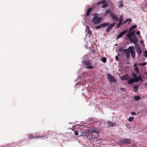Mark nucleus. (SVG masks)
<instances>
[{
  "label": "nucleus",
  "instance_id": "obj_1",
  "mask_svg": "<svg viewBox=\"0 0 147 147\" xmlns=\"http://www.w3.org/2000/svg\"><path fill=\"white\" fill-rule=\"evenodd\" d=\"M97 15L96 13H95L94 15V17L92 19V21L94 24H99L102 20V17H98L96 16Z\"/></svg>",
  "mask_w": 147,
  "mask_h": 147
},
{
  "label": "nucleus",
  "instance_id": "obj_2",
  "mask_svg": "<svg viewBox=\"0 0 147 147\" xmlns=\"http://www.w3.org/2000/svg\"><path fill=\"white\" fill-rule=\"evenodd\" d=\"M107 77L109 81L110 82H116V80L109 74H108Z\"/></svg>",
  "mask_w": 147,
  "mask_h": 147
},
{
  "label": "nucleus",
  "instance_id": "obj_3",
  "mask_svg": "<svg viewBox=\"0 0 147 147\" xmlns=\"http://www.w3.org/2000/svg\"><path fill=\"white\" fill-rule=\"evenodd\" d=\"M109 25V23H106L102 24L99 26H97L95 28L96 29H99L101 28H102L104 27L107 26Z\"/></svg>",
  "mask_w": 147,
  "mask_h": 147
},
{
  "label": "nucleus",
  "instance_id": "obj_4",
  "mask_svg": "<svg viewBox=\"0 0 147 147\" xmlns=\"http://www.w3.org/2000/svg\"><path fill=\"white\" fill-rule=\"evenodd\" d=\"M43 134L44 135V136H33V135H30L28 136V138L29 139H32V138H41L43 137H45L46 135V134H45L43 133Z\"/></svg>",
  "mask_w": 147,
  "mask_h": 147
},
{
  "label": "nucleus",
  "instance_id": "obj_5",
  "mask_svg": "<svg viewBox=\"0 0 147 147\" xmlns=\"http://www.w3.org/2000/svg\"><path fill=\"white\" fill-rule=\"evenodd\" d=\"M116 23L115 22L113 23L111 25H110L107 28L106 30V32H109L111 30L113 27L114 26Z\"/></svg>",
  "mask_w": 147,
  "mask_h": 147
},
{
  "label": "nucleus",
  "instance_id": "obj_6",
  "mask_svg": "<svg viewBox=\"0 0 147 147\" xmlns=\"http://www.w3.org/2000/svg\"><path fill=\"white\" fill-rule=\"evenodd\" d=\"M121 142L123 143L127 144H129L131 142V141L127 138H125L121 140Z\"/></svg>",
  "mask_w": 147,
  "mask_h": 147
},
{
  "label": "nucleus",
  "instance_id": "obj_7",
  "mask_svg": "<svg viewBox=\"0 0 147 147\" xmlns=\"http://www.w3.org/2000/svg\"><path fill=\"white\" fill-rule=\"evenodd\" d=\"M127 30H125L121 32L117 36L116 39H118L122 37L124 34L127 32Z\"/></svg>",
  "mask_w": 147,
  "mask_h": 147
},
{
  "label": "nucleus",
  "instance_id": "obj_8",
  "mask_svg": "<svg viewBox=\"0 0 147 147\" xmlns=\"http://www.w3.org/2000/svg\"><path fill=\"white\" fill-rule=\"evenodd\" d=\"M110 16L112 19L115 21H117L119 20L117 16L113 13L111 14Z\"/></svg>",
  "mask_w": 147,
  "mask_h": 147
},
{
  "label": "nucleus",
  "instance_id": "obj_9",
  "mask_svg": "<svg viewBox=\"0 0 147 147\" xmlns=\"http://www.w3.org/2000/svg\"><path fill=\"white\" fill-rule=\"evenodd\" d=\"M130 50L131 53V57L132 58H134L135 57V51L133 50L134 49V47H130Z\"/></svg>",
  "mask_w": 147,
  "mask_h": 147
},
{
  "label": "nucleus",
  "instance_id": "obj_10",
  "mask_svg": "<svg viewBox=\"0 0 147 147\" xmlns=\"http://www.w3.org/2000/svg\"><path fill=\"white\" fill-rule=\"evenodd\" d=\"M132 75L134 78V80L135 82H138V77L137 76L136 74L134 72H132Z\"/></svg>",
  "mask_w": 147,
  "mask_h": 147
},
{
  "label": "nucleus",
  "instance_id": "obj_11",
  "mask_svg": "<svg viewBox=\"0 0 147 147\" xmlns=\"http://www.w3.org/2000/svg\"><path fill=\"white\" fill-rule=\"evenodd\" d=\"M134 38H131L130 39V41L131 42H133L134 44H136L137 42V39L135 36H134Z\"/></svg>",
  "mask_w": 147,
  "mask_h": 147
},
{
  "label": "nucleus",
  "instance_id": "obj_12",
  "mask_svg": "<svg viewBox=\"0 0 147 147\" xmlns=\"http://www.w3.org/2000/svg\"><path fill=\"white\" fill-rule=\"evenodd\" d=\"M129 78V76L127 74H126L123 76H122L121 78L122 80H125L128 79Z\"/></svg>",
  "mask_w": 147,
  "mask_h": 147
},
{
  "label": "nucleus",
  "instance_id": "obj_13",
  "mask_svg": "<svg viewBox=\"0 0 147 147\" xmlns=\"http://www.w3.org/2000/svg\"><path fill=\"white\" fill-rule=\"evenodd\" d=\"M108 125L110 127H113L115 126V124L112 122L108 121L107 122Z\"/></svg>",
  "mask_w": 147,
  "mask_h": 147
},
{
  "label": "nucleus",
  "instance_id": "obj_14",
  "mask_svg": "<svg viewBox=\"0 0 147 147\" xmlns=\"http://www.w3.org/2000/svg\"><path fill=\"white\" fill-rule=\"evenodd\" d=\"M136 49L138 54L139 55H140L142 53V50L141 48L138 47H137L136 48Z\"/></svg>",
  "mask_w": 147,
  "mask_h": 147
},
{
  "label": "nucleus",
  "instance_id": "obj_15",
  "mask_svg": "<svg viewBox=\"0 0 147 147\" xmlns=\"http://www.w3.org/2000/svg\"><path fill=\"white\" fill-rule=\"evenodd\" d=\"M93 10V9L91 8H89L87 10L86 13V16H88L90 12Z\"/></svg>",
  "mask_w": 147,
  "mask_h": 147
},
{
  "label": "nucleus",
  "instance_id": "obj_16",
  "mask_svg": "<svg viewBox=\"0 0 147 147\" xmlns=\"http://www.w3.org/2000/svg\"><path fill=\"white\" fill-rule=\"evenodd\" d=\"M134 32H135L134 31H132L131 32H128L129 33L127 35V37L129 38V37H130L132 36L133 35V34L134 33Z\"/></svg>",
  "mask_w": 147,
  "mask_h": 147
},
{
  "label": "nucleus",
  "instance_id": "obj_17",
  "mask_svg": "<svg viewBox=\"0 0 147 147\" xmlns=\"http://www.w3.org/2000/svg\"><path fill=\"white\" fill-rule=\"evenodd\" d=\"M135 82L134 80L131 79L128 80L127 82L129 84H132L133 83Z\"/></svg>",
  "mask_w": 147,
  "mask_h": 147
},
{
  "label": "nucleus",
  "instance_id": "obj_18",
  "mask_svg": "<svg viewBox=\"0 0 147 147\" xmlns=\"http://www.w3.org/2000/svg\"><path fill=\"white\" fill-rule=\"evenodd\" d=\"M125 55L127 59L129 58L130 56V51H127V53H126Z\"/></svg>",
  "mask_w": 147,
  "mask_h": 147
},
{
  "label": "nucleus",
  "instance_id": "obj_19",
  "mask_svg": "<svg viewBox=\"0 0 147 147\" xmlns=\"http://www.w3.org/2000/svg\"><path fill=\"white\" fill-rule=\"evenodd\" d=\"M139 85H137L136 86H134L133 87V89L134 90V92H137L138 88Z\"/></svg>",
  "mask_w": 147,
  "mask_h": 147
},
{
  "label": "nucleus",
  "instance_id": "obj_20",
  "mask_svg": "<svg viewBox=\"0 0 147 147\" xmlns=\"http://www.w3.org/2000/svg\"><path fill=\"white\" fill-rule=\"evenodd\" d=\"M95 67V66L94 67L92 65H88L86 67V68L88 69H92Z\"/></svg>",
  "mask_w": 147,
  "mask_h": 147
},
{
  "label": "nucleus",
  "instance_id": "obj_21",
  "mask_svg": "<svg viewBox=\"0 0 147 147\" xmlns=\"http://www.w3.org/2000/svg\"><path fill=\"white\" fill-rule=\"evenodd\" d=\"M137 26L136 25H134L132 26L129 29V32L133 30Z\"/></svg>",
  "mask_w": 147,
  "mask_h": 147
},
{
  "label": "nucleus",
  "instance_id": "obj_22",
  "mask_svg": "<svg viewBox=\"0 0 147 147\" xmlns=\"http://www.w3.org/2000/svg\"><path fill=\"white\" fill-rule=\"evenodd\" d=\"M84 63L85 65H86L87 66L90 64L91 63L90 61L89 60L85 61L84 62Z\"/></svg>",
  "mask_w": 147,
  "mask_h": 147
},
{
  "label": "nucleus",
  "instance_id": "obj_23",
  "mask_svg": "<svg viewBox=\"0 0 147 147\" xmlns=\"http://www.w3.org/2000/svg\"><path fill=\"white\" fill-rule=\"evenodd\" d=\"M123 21V16H121L120 17L119 20V22L122 23V22Z\"/></svg>",
  "mask_w": 147,
  "mask_h": 147
},
{
  "label": "nucleus",
  "instance_id": "obj_24",
  "mask_svg": "<svg viewBox=\"0 0 147 147\" xmlns=\"http://www.w3.org/2000/svg\"><path fill=\"white\" fill-rule=\"evenodd\" d=\"M134 70L137 74H139V69L138 67H136L134 69Z\"/></svg>",
  "mask_w": 147,
  "mask_h": 147
},
{
  "label": "nucleus",
  "instance_id": "obj_25",
  "mask_svg": "<svg viewBox=\"0 0 147 147\" xmlns=\"http://www.w3.org/2000/svg\"><path fill=\"white\" fill-rule=\"evenodd\" d=\"M90 132H94V133H98L99 132V131H96V130H95L93 129H91L90 130Z\"/></svg>",
  "mask_w": 147,
  "mask_h": 147
},
{
  "label": "nucleus",
  "instance_id": "obj_26",
  "mask_svg": "<svg viewBox=\"0 0 147 147\" xmlns=\"http://www.w3.org/2000/svg\"><path fill=\"white\" fill-rule=\"evenodd\" d=\"M140 98V97L139 96H136L134 97V99L136 100H139Z\"/></svg>",
  "mask_w": 147,
  "mask_h": 147
},
{
  "label": "nucleus",
  "instance_id": "obj_27",
  "mask_svg": "<svg viewBox=\"0 0 147 147\" xmlns=\"http://www.w3.org/2000/svg\"><path fill=\"white\" fill-rule=\"evenodd\" d=\"M134 118L133 117H130L128 119V121L129 122H131L134 119Z\"/></svg>",
  "mask_w": 147,
  "mask_h": 147
},
{
  "label": "nucleus",
  "instance_id": "obj_28",
  "mask_svg": "<svg viewBox=\"0 0 147 147\" xmlns=\"http://www.w3.org/2000/svg\"><path fill=\"white\" fill-rule=\"evenodd\" d=\"M102 61L104 63H105L107 61V59L105 57H103L102 59Z\"/></svg>",
  "mask_w": 147,
  "mask_h": 147
},
{
  "label": "nucleus",
  "instance_id": "obj_29",
  "mask_svg": "<svg viewBox=\"0 0 147 147\" xmlns=\"http://www.w3.org/2000/svg\"><path fill=\"white\" fill-rule=\"evenodd\" d=\"M105 3V0L102 1L98 2L97 3V5H98L99 4H102V3Z\"/></svg>",
  "mask_w": 147,
  "mask_h": 147
},
{
  "label": "nucleus",
  "instance_id": "obj_30",
  "mask_svg": "<svg viewBox=\"0 0 147 147\" xmlns=\"http://www.w3.org/2000/svg\"><path fill=\"white\" fill-rule=\"evenodd\" d=\"M87 29H88V33L89 34H92V31H91L90 30V29H89V26H87Z\"/></svg>",
  "mask_w": 147,
  "mask_h": 147
},
{
  "label": "nucleus",
  "instance_id": "obj_31",
  "mask_svg": "<svg viewBox=\"0 0 147 147\" xmlns=\"http://www.w3.org/2000/svg\"><path fill=\"white\" fill-rule=\"evenodd\" d=\"M122 23L119 22V23L117 24V25L116 26V28H119V27H120L121 25H122Z\"/></svg>",
  "mask_w": 147,
  "mask_h": 147
},
{
  "label": "nucleus",
  "instance_id": "obj_32",
  "mask_svg": "<svg viewBox=\"0 0 147 147\" xmlns=\"http://www.w3.org/2000/svg\"><path fill=\"white\" fill-rule=\"evenodd\" d=\"M144 56L147 57V51H146L144 52Z\"/></svg>",
  "mask_w": 147,
  "mask_h": 147
},
{
  "label": "nucleus",
  "instance_id": "obj_33",
  "mask_svg": "<svg viewBox=\"0 0 147 147\" xmlns=\"http://www.w3.org/2000/svg\"><path fill=\"white\" fill-rule=\"evenodd\" d=\"M107 5V3H105L102 5V7L103 8H104L106 7Z\"/></svg>",
  "mask_w": 147,
  "mask_h": 147
},
{
  "label": "nucleus",
  "instance_id": "obj_34",
  "mask_svg": "<svg viewBox=\"0 0 147 147\" xmlns=\"http://www.w3.org/2000/svg\"><path fill=\"white\" fill-rule=\"evenodd\" d=\"M138 81L140 80H141V82L142 81V80L141 77V76H138Z\"/></svg>",
  "mask_w": 147,
  "mask_h": 147
},
{
  "label": "nucleus",
  "instance_id": "obj_35",
  "mask_svg": "<svg viewBox=\"0 0 147 147\" xmlns=\"http://www.w3.org/2000/svg\"><path fill=\"white\" fill-rule=\"evenodd\" d=\"M128 20L129 19H127L126 20H125L123 23H122V25H123L124 24L126 23L128 21Z\"/></svg>",
  "mask_w": 147,
  "mask_h": 147
},
{
  "label": "nucleus",
  "instance_id": "obj_36",
  "mask_svg": "<svg viewBox=\"0 0 147 147\" xmlns=\"http://www.w3.org/2000/svg\"><path fill=\"white\" fill-rule=\"evenodd\" d=\"M131 115H135L136 114V113L134 112H131Z\"/></svg>",
  "mask_w": 147,
  "mask_h": 147
},
{
  "label": "nucleus",
  "instance_id": "obj_37",
  "mask_svg": "<svg viewBox=\"0 0 147 147\" xmlns=\"http://www.w3.org/2000/svg\"><path fill=\"white\" fill-rule=\"evenodd\" d=\"M127 51H129V50H127V49H125L123 50L122 51L124 52L127 53Z\"/></svg>",
  "mask_w": 147,
  "mask_h": 147
},
{
  "label": "nucleus",
  "instance_id": "obj_38",
  "mask_svg": "<svg viewBox=\"0 0 147 147\" xmlns=\"http://www.w3.org/2000/svg\"><path fill=\"white\" fill-rule=\"evenodd\" d=\"M147 64V63L146 62H144V63H143L141 64V65L142 66H144Z\"/></svg>",
  "mask_w": 147,
  "mask_h": 147
},
{
  "label": "nucleus",
  "instance_id": "obj_39",
  "mask_svg": "<svg viewBox=\"0 0 147 147\" xmlns=\"http://www.w3.org/2000/svg\"><path fill=\"white\" fill-rule=\"evenodd\" d=\"M75 134L76 135H78V132L77 131H75Z\"/></svg>",
  "mask_w": 147,
  "mask_h": 147
},
{
  "label": "nucleus",
  "instance_id": "obj_40",
  "mask_svg": "<svg viewBox=\"0 0 147 147\" xmlns=\"http://www.w3.org/2000/svg\"><path fill=\"white\" fill-rule=\"evenodd\" d=\"M128 24H129L130 22H131L132 20L131 19H129V20H128Z\"/></svg>",
  "mask_w": 147,
  "mask_h": 147
},
{
  "label": "nucleus",
  "instance_id": "obj_41",
  "mask_svg": "<svg viewBox=\"0 0 147 147\" xmlns=\"http://www.w3.org/2000/svg\"><path fill=\"white\" fill-rule=\"evenodd\" d=\"M115 59L117 61H118L119 60V58L117 56H115Z\"/></svg>",
  "mask_w": 147,
  "mask_h": 147
},
{
  "label": "nucleus",
  "instance_id": "obj_42",
  "mask_svg": "<svg viewBox=\"0 0 147 147\" xmlns=\"http://www.w3.org/2000/svg\"><path fill=\"white\" fill-rule=\"evenodd\" d=\"M140 32L139 31H138L136 32V34L137 35H139L140 34Z\"/></svg>",
  "mask_w": 147,
  "mask_h": 147
},
{
  "label": "nucleus",
  "instance_id": "obj_43",
  "mask_svg": "<svg viewBox=\"0 0 147 147\" xmlns=\"http://www.w3.org/2000/svg\"><path fill=\"white\" fill-rule=\"evenodd\" d=\"M144 86L145 87H147V83H145L144 84Z\"/></svg>",
  "mask_w": 147,
  "mask_h": 147
},
{
  "label": "nucleus",
  "instance_id": "obj_44",
  "mask_svg": "<svg viewBox=\"0 0 147 147\" xmlns=\"http://www.w3.org/2000/svg\"><path fill=\"white\" fill-rule=\"evenodd\" d=\"M137 66V64H136L135 63V64H134V67H135H135H136Z\"/></svg>",
  "mask_w": 147,
  "mask_h": 147
},
{
  "label": "nucleus",
  "instance_id": "obj_45",
  "mask_svg": "<svg viewBox=\"0 0 147 147\" xmlns=\"http://www.w3.org/2000/svg\"><path fill=\"white\" fill-rule=\"evenodd\" d=\"M122 48H120L119 49V51H122Z\"/></svg>",
  "mask_w": 147,
  "mask_h": 147
},
{
  "label": "nucleus",
  "instance_id": "obj_46",
  "mask_svg": "<svg viewBox=\"0 0 147 147\" xmlns=\"http://www.w3.org/2000/svg\"><path fill=\"white\" fill-rule=\"evenodd\" d=\"M140 43L141 44H143L144 43V42L143 40H141L140 41Z\"/></svg>",
  "mask_w": 147,
  "mask_h": 147
},
{
  "label": "nucleus",
  "instance_id": "obj_47",
  "mask_svg": "<svg viewBox=\"0 0 147 147\" xmlns=\"http://www.w3.org/2000/svg\"><path fill=\"white\" fill-rule=\"evenodd\" d=\"M97 139V138L96 137H93L92 139L93 140H95L96 139Z\"/></svg>",
  "mask_w": 147,
  "mask_h": 147
},
{
  "label": "nucleus",
  "instance_id": "obj_48",
  "mask_svg": "<svg viewBox=\"0 0 147 147\" xmlns=\"http://www.w3.org/2000/svg\"><path fill=\"white\" fill-rule=\"evenodd\" d=\"M123 6V5L121 4L119 6V7H120L121 6Z\"/></svg>",
  "mask_w": 147,
  "mask_h": 147
},
{
  "label": "nucleus",
  "instance_id": "obj_49",
  "mask_svg": "<svg viewBox=\"0 0 147 147\" xmlns=\"http://www.w3.org/2000/svg\"><path fill=\"white\" fill-rule=\"evenodd\" d=\"M145 5L146 6V7H147V2L146 3Z\"/></svg>",
  "mask_w": 147,
  "mask_h": 147
},
{
  "label": "nucleus",
  "instance_id": "obj_50",
  "mask_svg": "<svg viewBox=\"0 0 147 147\" xmlns=\"http://www.w3.org/2000/svg\"><path fill=\"white\" fill-rule=\"evenodd\" d=\"M11 144H8V145H11Z\"/></svg>",
  "mask_w": 147,
  "mask_h": 147
},
{
  "label": "nucleus",
  "instance_id": "obj_51",
  "mask_svg": "<svg viewBox=\"0 0 147 147\" xmlns=\"http://www.w3.org/2000/svg\"><path fill=\"white\" fill-rule=\"evenodd\" d=\"M146 74H147V73Z\"/></svg>",
  "mask_w": 147,
  "mask_h": 147
}]
</instances>
